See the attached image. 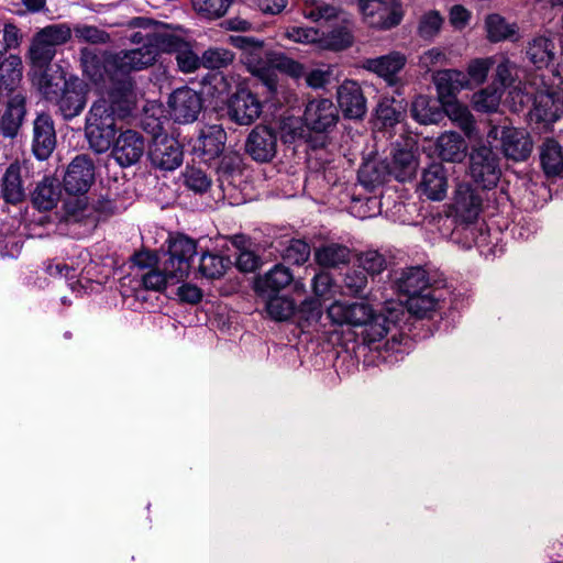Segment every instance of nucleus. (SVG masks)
I'll return each instance as SVG.
<instances>
[{
    "label": "nucleus",
    "instance_id": "nucleus-15",
    "mask_svg": "<svg viewBox=\"0 0 563 563\" xmlns=\"http://www.w3.org/2000/svg\"><path fill=\"white\" fill-rule=\"evenodd\" d=\"M563 114V103L553 91H537L529 111V121L538 129H549Z\"/></svg>",
    "mask_w": 563,
    "mask_h": 563
},
{
    "label": "nucleus",
    "instance_id": "nucleus-23",
    "mask_svg": "<svg viewBox=\"0 0 563 563\" xmlns=\"http://www.w3.org/2000/svg\"><path fill=\"white\" fill-rule=\"evenodd\" d=\"M433 80L441 103L448 108L456 107L455 96L466 86V75L456 69H443L435 73Z\"/></svg>",
    "mask_w": 563,
    "mask_h": 563
},
{
    "label": "nucleus",
    "instance_id": "nucleus-36",
    "mask_svg": "<svg viewBox=\"0 0 563 563\" xmlns=\"http://www.w3.org/2000/svg\"><path fill=\"white\" fill-rule=\"evenodd\" d=\"M406 64V57L399 52H391L376 58H367L364 67L380 77L389 78L400 71Z\"/></svg>",
    "mask_w": 563,
    "mask_h": 563
},
{
    "label": "nucleus",
    "instance_id": "nucleus-40",
    "mask_svg": "<svg viewBox=\"0 0 563 563\" xmlns=\"http://www.w3.org/2000/svg\"><path fill=\"white\" fill-rule=\"evenodd\" d=\"M52 69L35 70L33 75V82L37 86L40 92L47 101H53L57 98L64 88V81L68 78L64 74H52Z\"/></svg>",
    "mask_w": 563,
    "mask_h": 563
},
{
    "label": "nucleus",
    "instance_id": "nucleus-12",
    "mask_svg": "<svg viewBox=\"0 0 563 563\" xmlns=\"http://www.w3.org/2000/svg\"><path fill=\"white\" fill-rule=\"evenodd\" d=\"M32 185L30 168L25 163H11L1 179V195L5 202L18 205L26 197Z\"/></svg>",
    "mask_w": 563,
    "mask_h": 563
},
{
    "label": "nucleus",
    "instance_id": "nucleus-31",
    "mask_svg": "<svg viewBox=\"0 0 563 563\" xmlns=\"http://www.w3.org/2000/svg\"><path fill=\"white\" fill-rule=\"evenodd\" d=\"M292 279V273L288 267L283 264H276L256 282V290L260 295L279 294Z\"/></svg>",
    "mask_w": 563,
    "mask_h": 563
},
{
    "label": "nucleus",
    "instance_id": "nucleus-51",
    "mask_svg": "<svg viewBox=\"0 0 563 563\" xmlns=\"http://www.w3.org/2000/svg\"><path fill=\"white\" fill-rule=\"evenodd\" d=\"M229 261L220 255L206 252L201 255L199 272L209 279H217L224 275Z\"/></svg>",
    "mask_w": 563,
    "mask_h": 563
},
{
    "label": "nucleus",
    "instance_id": "nucleus-14",
    "mask_svg": "<svg viewBox=\"0 0 563 563\" xmlns=\"http://www.w3.org/2000/svg\"><path fill=\"white\" fill-rule=\"evenodd\" d=\"M338 120V108L329 99H314L306 104L303 123L312 132L325 134L336 125Z\"/></svg>",
    "mask_w": 563,
    "mask_h": 563
},
{
    "label": "nucleus",
    "instance_id": "nucleus-37",
    "mask_svg": "<svg viewBox=\"0 0 563 563\" xmlns=\"http://www.w3.org/2000/svg\"><path fill=\"white\" fill-rule=\"evenodd\" d=\"M405 117V108L394 98H382L375 108V123L380 128H393Z\"/></svg>",
    "mask_w": 563,
    "mask_h": 563
},
{
    "label": "nucleus",
    "instance_id": "nucleus-57",
    "mask_svg": "<svg viewBox=\"0 0 563 563\" xmlns=\"http://www.w3.org/2000/svg\"><path fill=\"white\" fill-rule=\"evenodd\" d=\"M74 33L76 38L79 42L90 43V44H106L110 41V35L95 26L87 24H79L74 27Z\"/></svg>",
    "mask_w": 563,
    "mask_h": 563
},
{
    "label": "nucleus",
    "instance_id": "nucleus-61",
    "mask_svg": "<svg viewBox=\"0 0 563 563\" xmlns=\"http://www.w3.org/2000/svg\"><path fill=\"white\" fill-rule=\"evenodd\" d=\"M175 59L179 69L183 73H192L201 65V57H198L191 49L188 42L185 41V46L175 53Z\"/></svg>",
    "mask_w": 563,
    "mask_h": 563
},
{
    "label": "nucleus",
    "instance_id": "nucleus-32",
    "mask_svg": "<svg viewBox=\"0 0 563 563\" xmlns=\"http://www.w3.org/2000/svg\"><path fill=\"white\" fill-rule=\"evenodd\" d=\"M389 165V175L396 180L405 183L411 180L417 172L418 162L410 150L397 148L393 153Z\"/></svg>",
    "mask_w": 563,
    "mask_h": 563
},
{
    "label": "nucleus",
    "instance_id": "nucleus-53",
    "mask_svg": "<svg viewBox=\"0 0 563 563\" xmlns=\"http://www.w3.org/2000/svg\"><path fill=\"white\" fill-rule=\"evenodd\" d=\"M358 268L362 269L366 275H378L387 267L386 257L378 251L368 250L358 255L357 258Z\"/></svg>",
    "mask_w": 563,
    "mask_h": 563
},
{
    "label": "nucleus",
    "instance_id": "nucleus-54",
    "mask_svg": "<svg viewBox=\"0 0 563 563\" xmlns=\"http://www.w3.org/2000/svg\"><path fill=\"white\" fill-rule=\"evenodd\" d=\"M197 13L208 19H217L225 14L232 0H191Z\"/></svg>",
    "mask_w": 563,
    "mask_h": 563
},
{
    "label": "nucleus",
    "instance_id": "nucleus-42",
    "mask_svg": "<svg viewBox=\"0 0 563 563\" xmlns=\"http://www.w3.org/2000/svg\"><path fill=\"white\" fill-rule=\"evenodd\" d=\"M393 311H389V317H386L382 313H372L371 319L368 322H365L362 327H364L363 331V341L368 346L373 345L376 342H379L382 339H384L389 329L390 324L394 323L393 320Z\"/></svg>",
    "mask_w": 563,
    "mask_h": 563
},
{
    "label": "nucleus",
    "instance_id": "nucleus-58",
    "mask_svg": "<svg viewBox=\"0 0 563 563\" xmlns=\"http://www.w3.org/2000/svg\"><path fill=\"white\" fill-rule=\"evenodd\" d=\"M23 34L13 23L7 22L2 29V40H0V60L8 51L18 48L22 43Z\"/></svg>",
    "mask_w": 563,
    "mask_h": 563
},
{
    "label": "nucleus",
    "instance_id": "nucleus-22",
    "mask_svg": "<svg viewBox=\"0 0 563 563\" xmlns=\"http://www.w3.org/2000/svg\"><path fill=\"white\" fill-rule=\"evenodd\" d=\"M338 104L347 119H362L366 113V100L361 86L353 80H345L336 91Z\"/></svg>",
    "mask_w": 563,
    "mask_h": 563
},
{
    "label": "nucleus",
    "instance_id": "nucleus-21",
    "mask_svg": "<svg viewBox=\"0 0 563 563\" xmlns=\"http://www.w3.org/2000/svg\"><path fill=\"white\" fill-rule=\"evenodd\" d=\"M112 155L123 167L132 166L142 157L145 148L143 136L133 130H126L112 144Z\"/></svg>",
    "mask_w": 563,
    "mask_h": 563
},
{
    "label": "nucleus",
    "instance_id": "nucleus-26",
    "mask_svg": "<svg viewBox=\"0 0 563 563\" xmlns=\"http://www.w3.org/2000/svg\"><path fill=\"white\" fill-rule=\"evenodd\" d=\"M449 108L443 106L439 99H432L428 96H418L411 103L410 113L420 124H437L441 122Z\"/></svg>",
    "mask_w": 563,
    "mask_h": 563
},
{
    "label": "nucleus",
    "instance_id": "nucleus-35",
    "mask_svg": "<svg viewBox=\"0 0 563 563\" xmlns=\"http://www.w3.org/2000/svg\"><path fill=\"white\" fill-rule=\"evenodd\" d=\"M437 146L439 156L443 161L456 163L462 162L465 157V140L456 132H445L440 135Z\"/></svg>",
    "mask_w": 563,
    "mask_h": 563
},
{
    "label": "nucleus",
    "instance_id": "nucleus-20",
    "mask_svg": "<svg viewBox=\"0 0 563 563\" xmlns=\"http://www.w3.org/2000/svg\"><path fill=\"white\" fill-rule=\"evenodd\" d=\"M373 312L372 306L366 302L335 301L328 308L327 316L334 324L362 327Z\"/></svg>",
    "mask_w": 563,
    "mask_h": 563
},
{
    "label": "nucleus",
    "instance_id": "nucleus-45",
    "mask_svg": "<svg viewBox=\"0 0 563 563\" xmlns=\"http://www.w3.org/2000/svg\"><path fill=\"white\" fill-rule=\"evenodd\" d=\"M279 252L286 264L301 266L309 260L311 247L303 240L291 239L280 249Z\"/></svg>",
    "mask_w": 563,
    "mask_h": 563
},
{
    "label": "nucleus",
    "instance_id": "nucleus-28",
    "mask_svg": "<svg viewBox=\"0 0 563 563\" xmlns=\"http://www.w3.org/2000/svg\"><path fill=\"white\" fill-rule=\"evenodd\" d=\"M60 194L62 189L58 179L45 176L31 192V200L37 210L49 211L57 206Z\"/></svg>",
    "mask_w": 563,
    "mask_h": 563
},
{
    "label": "nucleus",
    "instance_id": "nucleus-60",
    "mask_svg": "<svg viewBox=\"0 0 563 563\" xmlns=\"http://www.w3.org/2000/svg\"><path fill=\"white\" fill-rule=\"evenodd\" d=\"M168 280H176V278L166 274L165 263L163 271L152 268L142 276V284L146 290L161 291L165 289Z\"/></svg>",
    "mask_w": 563,
    "mask_h": 563
},
{
    "label": "nucleus",
    "instance_id": "nucleus-62",
    "mask_svg": "<svg viewBox=\"0 0 563 563\" xmlns=\"http://www.w3.org/2000/svg\"><path fill=\"white\" fill-rule=\"evenodd\" d=\"M228 41L231 45L249 53L254 58H260L264 44L263 41L245 35H230Z\"/></svg>",
    "mask_w": 563,
    "mask_h": 563
},
{
    "label": "nucleus",
    "instance_id": "nucleus-4",
    "mask_svg": "<svg viewBox=\"0 0 563 563\" xmlns=\"http://www.w3.org/2000/svg\"><path fill=\"white\" fill-rule=\"evenodd\" d=\"M357 7L364 22L377 30L396 27L405 13L400 0H358Z\"/></svg>",
    "mask_w": 563,
    "mask_h": 563
},
{
    "label": "nucleus",
    "instance_id": "nucleus-56",
    "mask_svg": "<svg viewBox=\"0 0 563 563\" xmlns=\"http://www.w3.org/2000/svg\"><path fill=\"white\" fill-rule=\"evenodd\" d=\"M443 24V18L438 11H429L424 13L418 25V34L423 40H432L434 38Z\"/></svg>",
    "mask_w": 563,
    "mask_h": 563
},
{
    "label": "nucleus",
    "instance_id": "nucleus-19",
    "mask_svg": "<svg viewBox=\"0 0 563 563\" xmlns=\"http://www.w3.org/2000/svg\"><path fill=\"white\" fill-rule=\"evenodd\" d=\"M56 146L54 120L46 112L37 113L33 121L32 152L40 161L47 159Z\"/></svg>",
    "mask_w": 563,
    "mask_h": 563
},
{
    "label": "nucleus",
    "instance_id": "nucleus-7",
    "mask_svg": "<svg viewBox=\"0 0 563 563\" xmlns=\"http://www.w3.org/2000/svg\"><path fill=\"white\" fill-rule=\"evenodd\" d=\"M148 158L156 168L174 170L183 163V146L175 137L166 133H156L148 145Z\"/></svg>",
    "mask_w": 563,
    "mask_h": 563
},
{
    "label": "nucleus",
    "instance_id": "nucleus-29",
    "mask_svg": "<svg viewBox=\"0 0 563 563\" xmlns=\"http://www.w3.org/2000/svg\"><path fill=\"white\" fill-rule=\"evenodd\" d=\"M225 141V131L220 125H210L201 131L195 150L205 161H210L222 154Z\"/></svg>",
    "mask_w": 563,
    "mask_h": 563
},
{
    "label": "nucleus",
    "instance_id": "nucleus-18",
    "mask_svg": "<svg viewBox=\"0 0 563 563\" xmlns=\"http://www.w3.org/2000/svg\"><path fill=\"white\" fill-rule=\"evenodd\" d=\"M500 147L504 156L514 162H525L533 148V141L528 132L514 126H501Z\"/></svg>",
    "mask_w": 563,
    "mask_h": 563
},
{
    "label": "nucleus",
    "instance_id": "nucleus-59",
    "mask_svg": "<svg viewBox=\"0 0 563 563\" xmlns=\"http://www.w3.org/2000/svg\"><path fill=\"white\" fill-rule=\"evenodd\" d=\"M299 321L305 322L307 325L318 323L322 317V306L319 299L311 298L301 302L299 308H296Z\"/></svg>",
    "mask_w": 563,
    "mask_h": 563
},
{
    "label": "nucleus",
    "instance_id": "nucleus-43",
    "mask_svg": "<svg viewBox=\"0 0 563 563\" xmlns=\"http://www.w3.org/2000/svg\"><path fill=\"white\" fill-rule=\"evenodd\" d=\"M56 52L51 45L33 35L29 47V58L34 71L52 69V62Z\"/></svg>",
    "mask_w": 563,
    "mask_h": 563
},
{
    "label": "nucleus",
    "instance_id": "nucleus-25",
    "mask_svg": "<svg viewBox=\"0 0 563 563\" xmlns=\"http://www.w3.org/2000/svg\"><path fill=\"white\" fill-rule=\"evenodd\" d=\"M418 188L430 200H443L448 190V177L443 165L432 163L424 168Z\"/></svg>",
    "mask_w": 563,
    "mask_h": 563
},
{
    "label": "nucleus",
    "instance_id": "nucleus-6",
    "mask_svg": "<svg viewBox=\"0 0 563 563\" xmlns=\"http://www.w3.org/2000/svg\"><path fill=\"white\" fill-rule=\"evenodd\" d=\"M26 115V97L20 91L0 92V132L15 139Z\"/></svg>",
    "mask_w": 563,
    "mask_h": 563
},
{
    "label": "nucleus",
    "instance_id": "nucleus-16",
    "mask_svg": "<svg viewBox=\"0 0 563 563\" xmlns=\"http://www.w3.org/2000/svg\"><path fill=\"white\" fill-rule=\"evenodd\" d=\"M95 180V165L87 155H77L64 176V188L69 195L86 194Z\"/></svg>",
    "mask_w": 563,
    "mask_h": 563
},
{
    "label": "nucleus",
    "instance_id": "nucleus-47",
    "mask_svg": "<svg viewBox=\"0 0 563 563\" xmlns=\"http://www.w3.org/2000/svg\"><path fill=\"white\" fill-rule=\"evenodd\" d=\"M181 177L184 186L196 195H203L212 185L211 177L200 167L186 166Z\"/></svg>",
    "mask_w": 563,
    "mask_h": 563
},
{
    "label": "nucleus",
    "instance_id": "nucleus-33",
    "mask_svg": "<svg viewBox=\"0 0 563 563\" xmlns=\"http://www.w3.org/2000/svg\"><path fill=\"white\" fill-rule=\"evenodd\" d=\"M314 258L319 266L336 268L350 262L351 250L343 244L328 243L316 250Z\"/></svg>",
    "mask_w": 563,
    "mask_h": 563
},
{
    "label": "nucleus",
    "instance_id": "nucleus-11",
    "mask_svg": "<svg viewBox=\"0 0 563 563\" xmlns=\"http://www.w3.org/2000/svg\"><path fill=\"white\" fill-rule=\"evenodd\" d=\"M169 113L175 122L192 123L198 119L203 107L200 93L189 87H181L172 92L168 99Z\"/></svg>",
    "mask_w": 563,
    "mask_h": 563
},
{
    "label": "nucleus",
    "instance_id": "nucleus-50",
    "mask_svg": "<svg viewBox=\"0 0 563 563\" xmlns=\"http://www.w3.org/2000/svg\"><path fill=\"white\" fill-rule=\"evenodd\" d=\"M57 51V46L67 43L71 37V29L65 24H51L34 34Z\"/></svg>",
    "mask_w": 563,
    "mask_h": 563
},
{
    "label": "nucleus",
    "instance_id": "nucleus-1",
    "mask_svg": "<svg viewBox=\"0 0 563 563\" xmlns=\"http://www.w3.org/2000/svg\"><path fill=\"white\" fill-rule=\"evenodd\" d=\"M135 93H132L129 80H123L114 90H108L106 97L96 100L87 117L85 132L89 146L96 153L107 152L118 132L117 120L132 113Z\"/></svg>",
    "mask_w": 563,
    "mask_h": 563
},
{
    "label": "nucleus",
    "instance_id": "nucleus-44",
    "mask_svg": "<svg viewBox=\"0 0 563 563\" xmlns=\"http://www.w3.org/2000/svg\"><path fill=\"white\" fill-rule=\"evenodd\" d=\"M439 302L435 290L428 287L423 292L412 295L407 299L408 311L419 318L427 317L434 311Z\"/></svg>",
    "mask_w": 563,
    "mask_h": 563
},
{
    "label": "nucleus",
    "instance_id": "nucleus-52",
    "mask_svg": "<svg viewBox=\"0 0 563 563\" xmlns=\"http://www.w3.org/2000/svg\"><path fill=\"white\" fill-rule=\"evenodd\" d=\"M218 181L223 188L224 184H233L235 176L241 174V159L238 155H224L217 166Z\"/></svg>",
    "mask_w": 563,
    "mask_h": 563
},
{
    "label": "nucleus",
    "instance_id": "nucleus-27",
    "mask_svg": "<svg viewBox=\"0 0 563 563\" xmlns=\"http://www.w3.org/2000/svg\"><path fill=\"white\" fill-rule=\"evenodd\" d=\"M395 286L399 292L410 297L430 287L429 275L421 266L406 267L396 277Z\"/></svg>",
    "mask_w": 563,
    "mask_h": 563
},
{
    "label": "nucleus",
    "instance_id": "nucleus-49",
    "mask_svg": "<svg viewBox=\"0 0 563 563\" xmlns=\"http://www.w3.org/2000/svg\"><path fill=\"white\" fill-rule=\"evenodd\" d=\"M234 53L224 47H209L201 55V65L208 69H221L230 66L234 60Z\"/></svg>",
    "mask_w": 563,
    "mask_h": 563
},
{
    "label": "nucleus",
    "instance_id": "nucleus-55",
    "mask_svg": "<svg viewBox=\"0 0 563 563\" xmlns=\"http://www.w3.org/2000/svg\"><path fill=\"white\" fill-rule=\"evenodd\" d=\"M336 7L329 4L322 0H310L306 2L303 13L305 16L312 21L331 20L338 15Z\"/></svg>",
    "mask_w": 563,
    "mask_h": 563
},
{
    "label": "nucleus",
    "instance_id": "nucleus-63",
    "mask_svg": "<svg viewBox=\"0 0 563 563\" xmlns=\"http://www.w3.org/2000/svg\"><path fill=\"white\" fill-rule=\"evenodd\" d=\"M474 107L478 111L492 112L495 111L500 101V95L496 90L484 89L473 97Z\"/></svg>",
    "mask_w": 563,
    "mask_h": 563
},
{
    "label": "nucleus",
    "instance_id": "nucleus-46",
    "mask_svg": "<svg viewBox=\"0 0 563 563\" xmlns=\"http://www.w3.org/2000/svg\"><path fill=\"white\" fill-rule=\"evenodd\" d=\"M353 43V35L345 25H336L327 33H320V46L331 51H342Z\"/></svg>",
    "mask_w": 563,
    "mask_h": 563
},
{
    "label": "nucleus",
    "instance_id": "nucleus-41",
    "mask_svg": "<svg viewBox=\"0 0 563 563\" xmlns=\"http://www.w3.org/2000/svg\"><path fill=\"white\" fill-rule=\"evenodd\" d=\"M266 303L265 308L269 317L275 321H286L296 313V303L288 296L279 294L261 295Z\"/></svg>",
    "mask_w": 563,
    "mask_h": 563
},
{
    "label": "nucleus",
    "instance_id": "nucleus-24",
    "mask_svg": "<svg viewBox=\"0 0 563 563\" xmlns=\"http://www.w3.org/2000/svg\"><path fill=\"white\" fill-rule=\"evenodd\" d=\"M526 56L538 69L559 65L560 59L553 40L544 35L534 36L527 43Z\"/></svg>",
    "mask_w": 563,
    "mask_h": 563
},
{
    "label": "nucleus",
    "instance_id": "nucleus-13",
    "mask_svg": "<svg viewBox=\"0 0 563 563\" xmlns=\"http://www.w3.org/2000/svg\"><path fill=\"white\" fill-rule=\"evenodd\" d=\"M277 133L271 126L258 124L245 141V152L257 163H269L277 154Z\"/></svg>",
    "mask_w": 563,
    "mask_h": 563
},
{
    "label": "nucleus",
    "instance_id": "nucleus-3",
    "mask_svg": "<svg viewBox=\"0 0 563 563\" xmlns=\"http://www.w3.org/2000/svg\"><path fill=\"white\" fill-rule=\"evenodd\" d=\"M468 174L478 187L486 190L495 188L501 176L498 154L487 145L472 147L468 155Z\"/></svg>",
    "mask_w": 563,
    "mask_h": 563
},
{
    "label": "nucleus",
    "instance_id": "nucleus-9",
    "mask_svg": "<svg viewBox=\"0 0 563 563\" xmlns=\"http://www.w3.org/2000/svg\"><path fill=\"white\" fill-rule=\"evenodd\" d=\"M196 251V242L186 235L180 234L170 240L168 257L164 261L166 274L175 277L176 282L186 278L191 267L190 261Z\"/></svg>",
    "mask_w": 563,
    "mask_h": 563
},
{
    "label": "nucleus",
    "instance_id": "nucleus-38",
    "mask_svg": "<svg viewBox=\"0 0 563 563\" xmlns=\"http://www.w3.org/2000/svg\"><path fill=\"white\" fill-rule=\"evenodd\" d=\"M389 165L385 162L369 161L364 163L357 173L361 185L374 189L389 179Z\"/></svg>",
    "mask_w": 563,
    "mask_h": 563
},
{
    "label": "nucleus",
    "instance_id": "nucleus-8",
    "mask_svg": "<svg viewBox=\"0 0 563 563\" xmlns=\"http://www.w3.org/2000/svg\"><path fill=\"white\" fill-rule=\"evenodd\" d=\"M54 102L65 120L78 117L87 104L88 86L77 76H69Z\"/></svg>",
    "mask_w": 563,
    "mask_h": 563
},
{
    "label": "nucleus",
    "instance_id": "nucleus-10",
    "mask_svg": "<svg viewBox=\"0 0 563 563\" xmlns=\"http://www.w3.org/2000/svg\"><path fill=\"white\" fill-rule=\"evenodd\" d=\"M262 103L252 91L240 88L230 96L227 102V114L239 125H251L262 113Z\"/></svg>",
    "mask_w": 563,
    "mask_h": 563
},
{
    "label": "nucleus",
    "instance_id": "nucleus-48",
    "mask_svg": "<svg viewBox=\"0 0 563 563\" xmlns=\"http://www.w3.org/2000/svg\"><path fill=\"white\" fill-rule=\"evenodd\" d=\"M367 284V275L362 269H347L341 283L342 292L346 296H363Z\"/></svg>",
    "mask_w": 563,
    "mask_h": 563
},
{
    "label": "nucleus",
    "instance_id": "nucleus-34",
    "mask_svg": "<svg viewBox=\"0 0 563 563\" xmlns=\"http://www.w3.org/2000/svg\"><path fill=\"white\" fill-rule=\"evenodd\" d=\"M487 38L492 43L518 40V25L508 23L504 16L497 13L488 14L485 19Z\"/></svg>",
    "mask_w": 563,
    "mask_h": 563
},
{
    "label": "nucleus",
    "instance_id": "nucleus-39",
    "mask_svg": "<svg viewBox=\"0 0 563 563\" xmlns=\"http://www.w3.org/2000/svg\"><path fill=\"white\" fill-rule=\"evenodd\" d=\"M22 78V60L16 55H9L0 60V92L16 91L15 86Z\"/></svg>",
    "mask_w": 563,
    "mask_h": 563
},
{
    "label": "nucleus",
    "instance_id": "nucleus-64",
    "mask_svg": "<svg viewBox=\"0 0 563 563\" xmlns=\"http://www.w3.org/2000/svg\"><path fill=\"white\" fill-rule=\"evenodd\" d=\"M287 37L302 44L320 43V32L313 27L292 26L287 30Z\"/></svg>",
    "mask_w": 563,
    "mask_h": 563
},
{
    "label": "nucleus",
    "instance_id": "nucleus-5",
    "mask_svg": "<svg viewBox=\"0 0 563 563\" xmlns=\"http://www.w3.org/2000/svg\"><path fill=\"white\" fill-rule=\"evenodd\" d=\"M184 46L185 40L170 33L163 26L154 25L153 35L150 37L148 44L130 51L135 53L134 56L136 58H140V62L137 59L134 60L137 63L135 67H137V70H141L153 65L161 53L175 54Z\"/></svg>",
    "mask_w": 563,
    "mask_h": 563
},
{
    "label": "nucleus",
    "instance_id": "nucleus-30",
    "mask_svg": "<svg viewBox=\"0 0 563 563\" xmlns=\"http://www.w3.org/2000/svg\"><path fill=\"white\" fill-rule=\"evenodd\" d=\"M539 158L543 173L548 177L563 174L562 146L554 139H545L539 147Z\"/></svg>",
    "mask_w": 563,
    "mask_h": 563
},
{
    "label": "nucleus",
    "instance_id": "nucleus-17",
    "mask_svg": "<svg viewBox=\"0 0 563 563\" xmlns=\"http://www.w3.org/2000/svg\"><path fill=\"white\" fill-rule=\"evenodd\" d=\"M482 207V196L470 184L463 183L456 186L452 208L457 221L473 224L477 220Z\"/></svg>",
    "mask_w": 563,
    "mask_h": 563
},
{
    "label": "nucleus",
    "instance_id": "nucleus-2",
    "mask_svg": "<svg viewBox=\"0 0 563 563\" xmlns=\"http://www.w3.org/2000/svg\"><path fill=\"white\" fill-rule=\"evenodd\" d=\"M135 53L130 49L111 53L108 51L84 47L80 49V64L84 75L96 86L106 87L110 84L108 90L117 89L123 80L131 84L132 93L134 92V80L130 76L132 71H137V64L134 59ZM140 62V58L137 57Z\"/></svg>",
    "mask_w": 563,
    "mask_h": 563
}]
</instances>
